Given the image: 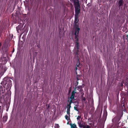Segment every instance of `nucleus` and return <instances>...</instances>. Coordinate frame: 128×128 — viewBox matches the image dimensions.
Returning <instances> with one entry per match:
<instances>
[{"instance_id": "f257e3e1", "label": "nucleus", "mask_w": 128, "mask_h": 128, "mask_svg": "<svg viewBox=\"0 0 128 128\" xmlns=\"http://www.w3.org/2000/svg\"><path fill=\"white\" fill-rule=\"evenodd\" d=\"M74 23L75 24L74 27L75 28V32L74 33L75 36V40L76 48L74 50V52L76 54H78V51L79 48V44L78 37V34L80 30V28L78 27V26L76 24L78 23V16H75Z\"/></svg>"}, {"instance_id": "f03ea898", "label": "nucleus", "mask_w": 128, "mask_h": 128, "mask_svg": "<svg viewBox=\"0 0 128 128\" xmlns=\"http://www.w3.org/2000/svg\"><path fill=\"white\" fill-rule=\"evenodd\" d=\"M76 92V90H73L72 92L71 97L70 98H68V102L70 103V104H71L72 103V100L74 99L75 93Z\"/></svg>"}, {"instance_id": "7ed1b4c3", "label": "nucleus", "mask_w": 128, "mask_h": 128, "mask_svg": "<svg viewBox=\"0 0 128 128\" xmlns=\"http://www.w3.org/2000/svg\"><path fill=\"white\" fill-rule=\"evenodd\" d=\"M70 104V103H69V104L68 105V108L67 109V114H68V115L69 116H70V108L71 106H70V104Z\"/></svg>"}, {"instance_id": "20e7f679", "label": "nucleus", "mask_w": 128, "mask_h": 128, "mask_svg": "<svg viewBox=\"0 0 128 128\" xmlns=\"http://www.w3.org/2000/svg\"><path fill=\"white\" fill-rule=\"evenodd\" d=\"M74 5L75 6L78 7L79 6V4L78 0H73Z\"/></svg>"}, {"instance_id": "39448f33", "label": "nucleus", "mask_w": 128, "mask_h": 128, "mask_svg": "<svg viewBox=\"0 0 128 128\" xmlns=\"http://www.w3.org/2000/svg\"><path fill=\"white\" fill-rule=\"evenodd\" d=\"M22 28V25H19L16 27V30L18 33L20 32V31L21 30Z\"/></svg>"}, {"instance_id": "423d86ee", "label": "nucleus", "mask_w": 128, "mask_h": 128, "mask_svg": "<svg viewBox=\"0 0 128 128\" xmlns=\"http://www.w3.org/2000/svg\"><path fill=\"white\" fill-rule=\"evenodd\" d=\"M80 126L82 128H90V126L84 124H82L81 126Z\"/></svg>"}, {"instance_id": "0eeeda50", "label": "nucleus", "mask_w": 128, "mask_h": 128, "mask_svg": "<svg viewBox=\"0 0 128 128\" xmlns=\"http://www.w3.org/2000/svg\"><path fill=\"white\" fill-rule=\"evenodd\" d=\"M80 10L78 9H76L75 10V16H78L79 14L80 13Z\"/></svg>"}, {"instance_id": "6e6552de", "label": "nucleus", "mask_w": 128, "mask_h": 128, "mask_svg": "<svg viewBox=\"0 0 128 128\" xmlns=\"http://www.w3.org/2000/svg\"><path fill=\"white\" fill-rule=\"evenodd\" d=\"M70 116L68 115L67 116V115H66L65 116V118L69 122L70 120Z\"/></svg>"}, {"instance_id": "1a4fd4ad", "label": "nucleus", "mask_w": 128, "mask_h": 128, "mask_svg": "<svg viewBox=\"0 0 128 128\" xmlns=\"http://www.w3.org/2000/svg\"><path fill=\"white\" fill-rule=\"evenodd\" d=\"M123 2V0H120L119 1V2L118 4L119 5V6H120L122 4Z\"/></svg>"}, {"instance_id": "9d476101", "label": "nucleus", "mask_w": 128, "mask_h": 128, "mask_svg": "<svg viewBox=\"0 0 128 128\" xmlns=\"http://www.w3.org/2000/svg\"><path fill=\"white\" fill-rule=\"evenodd\" d=\"M71 128H76V125L75 124H71L70 125Z\"/></svg>"}, {"instance_id": "9b49d317", "label": "nucleus", "mask_w": 128, "mask_h": 128, "mask_svg": "<svg viewBox=\"0 0 128 128\" xmlns=\"http://www.w3.org/2000/svg\"><path fill=\"white\" fill-rule=\"evenodd\" d=\"M3 121L4 122H6L7 121V117L5 116L4 117H3Z\"/></svg>"}, {"instance_id": "f8f14e48", "label": "nucleus", "mask_w": 128, "mask_h": 128, "mask_svg": "<svg viewBox=\"0 0 128 128\" xmlns=\"http://www.w3.org/2000/svg\"><path fill=\"white\" fill-rule=\"evenodd\" d=\"M54 126L56 128H58L59 127V126L58 124H56Z\"/></svg>"}, {"instance_id": "ddd939ff", "label": "nucleus", "mask_w": 128, "mask_h": 128, "mask_svg": "<svg viewBox=\"0 0 128 128\" xmlns=\"http://www.w3.org/2000/svg\"><path fill=\"white\" fill-rule=\"evenodd\" d=\"M80 118H81V116H78L77 118V119L78 120H80Z\"/></svg>"}, {"instance_id": "4468645a", "label": "nucleus", "mask_w": 128, "mask_h": 128, "mask_svg": "<svg viewBox=\"0 0 128 128\" xmlns=\"http://www.w3.org/2000/svg\"><path fill=\"white\" fill-rule=\"evenodd\" d=\"M4 91H1V90H0V94H2V93H4Z\"/></svg>"}, {"instance_id": "2eb2a0df", "label": "nucleus", "mask_w": 128, "mask_h": 128, "mask_svg": "<svg viewBox=\"0 0 128 128\" xmlns=\"http://www.w3.org/2000/svg\"><path fill=\"white\" fill-rule=\"evenodd\" d=\"M8 82L10 84L11 82V80L9 79H8Z\"/></svg>"}, {"instance_id": "dca6fc26", "label": "nucleus", "mask_w": 128, "mask_h": 128, "mask_svg": "<svg viewBox=\"0 0 128 128\" xmlns=\"http://www.w3.org/2000/svg\"><path fill=\"white\" fill-rule=\"evenodd\" d=\"M104 115H105L106 116L107 115V113L106 112H105L104 113Z\"/></svg>"}, {"instance_id": "f3484780", "label": "nucleus", "mask_w": 128, "mask_h": 128, "mask_svg": "<svg viewBox=\"0 0 128 128\" xmlns=\"http://www.w3.org/2000/svg\"><path fill=\"white\" fill-rule=\"evenodd\" d=\"M71 90L70 89V90H69V92H70V91H71Z\"/></svg>"}, {"instance_id": "a211bd4d", "label": "nucleus", "mask_w": 128, "mask_h": 128, "mask_svg": "<svg viewBox=\"0 0 128 128\" xmlns=\"http://www.w3.org/2000/svg\"><path fill=\"white\" fill-rule=\"evenodd\" d=\"M1 43L0 44V46L1 45Z\"/></svg>"}, {"instance_id": "6ab92c4d", "label": "nucleus", "mask_w": 128, "mask_h": 128, "mask_svg": "<svg viewBox=\"0 0 128 128\" xmlns=\"http://www.w3.org/2000/svg\"><path fill=\"white\" fill-rule=\"evenodd\" d=\"M84 100H85V98H84Z\"/></svg>"}, {"instance_id": "aec40b11", "label": "nucleus", "mask_w": 128, "mask_h": 128, "mask_svg": "<svg viewBox=\"0 0 128 128\" xmlns=\"http://www.w3.org/2000/svg\"><path fill=\"white\" fill-rule=\"evenodd\" d=\"M77 68H76V70H77Z\"/></svg>"}, {"instance_id": "412c9836", "label": "nucleus", "mask_w": 128, "mask_h": 128, "mask_svg": "<svg viewBox=\"0 0 128 128\" xmlns=\"http://www.w3.org/2000/svg\"><path fill=\"white\" fill-rule=\"evenodd\" d=\"M8 86V84H7V86Z\"/></svg>"}]
</instances>
